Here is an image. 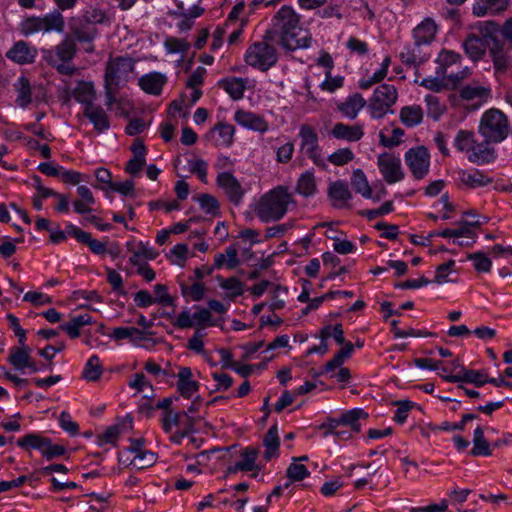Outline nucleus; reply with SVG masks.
<instances>
[{
	"label": "nucleus",
	"mask_w": 512,
	"mask_h": 512,
	"mask_svg": "<svg viewBox=\"0 0 512 512\" xmlns=\"http://www.w3.org/2000/svg\"><path fill=\"white\" fill-rule=\"evenodd\" d=\"M272 21V28L264 35L265 40L279 42L287 50L310 46L311 37L300 27V16L291 6H282Z\"/></svg>",
	"instance_id": "obj_1"
},
{
	"label": "nucleus",
	"mask_w": 512,
	"mask_h": 512,
	"mask_svg": "<svg viewBox=\"0 0 512 512\" xmlns=\"http://www.w3.org/2000/svg\"><path fill=\"white\" fill-rule=\"evenodd\" d=\"M293 197L287 187L277 186L263 194L256 202L254 212L263 222L278 221L286 214Z\"/></svg>",
	"instance_id": "obj_2"
},
{
	"label": "nucleus",
	"mask_w": 512,
	"mask_h": 512,
	"mask_svg": "<svg viewBox=\"0 0 512 512\" xmlns=\"http://www.w3.org/2000/svg\"><path fill=\"white\" fill-rule=\"evenodd\" d=\"M135 61L129 56L110 57L105 69V94L107 105L114 102V90L127 82L133 72Z\"/></svg>",
	"instance_id": "obj_3"
},
{
	"label": "nucleus",
	"mask_w": 512,
	"mask_h": 512,
	"mask_svg": "<svg viewBox=\"0 0 512 512\" xmlns=\"http://www.w3.org/2000/svg\"><path fill=\"white\" fill-rule=\"evenodd\" d=\"M479 133L488 144L503 141L509 133V121L506 115L495 108L487 110L480 120Z\"/></svg>",
	"instance_id": "obj_4"
},
{
	"label": "nucleus",
	"mask_w": 512,
	"mask_h": 512,
	"mask_svg": "<svg viewBox=\"0 0 512 512\" xmlns=\"http://www.w3.org/2000/svg\"><path fill=\"white\" fill-rule=\"evenodd\" d=\"M455 147L468 155L471 162H489L493 158V149L484 139L478 143L472 131L460 130L454 139Z\"/></svg>",
	"instance_id": "obj_5"
},
{
	"label": "nucleus",
	"mask_w": 512,
	"mask_h": 512,
	"mask_svg": "<svg viewBox=\"0 0 512 512\" xmlns=\"http://www.w3.org/2000/svg\"><path fill=\"white\" fill-rule=\"evenodd\" d=\"M271 40L256 42L251 45L245 54L246 63L261 71H267L274 66L277 62V53L275 48L269 44Z\"/></svg>",
	"instance_id": "obj_6"
},
{
	"label": "nucleus",
	"mask_w": 512,
	"mask_h": 512,
	"mask_svg": "<svg viewBox=\"0 0 512 512\" xmlns=\"http://www.w3.org/2000/svg\"><path fill=\"white\" fill-rule=\"evenodd\" d=\"M397 98L398 93L393 85L382 84L378 86L368 105L371 116L376 119L384 117L391 111V107L396 103Z\"/></svg>",
	"instance_id": "obj_7"
},
{
	"label": "nucleus",
	"mask_w": 512,
	"mask_h": 512,
	"mask_svg": "<svg viewBox=\"0 0 512 512\" xmlns=\"http://www.w3.org/2000/svg\"><path fill=\"white\" fill-rule=\"evenodd\" d=\"M489 55L497 78L512 76V57L500 39H495L494 44L489 46Z\"/></svg>",
	"instance_id": "obj_8"
},
{
	"label": "nucleus",
	"mask_w": 512,
	"mask_h": 512,
	"mask_svg": "<svg viewBox=\"0 0 512 512\" xmlns=\"http://www.w3.org/2000/svg\"><path fill=\"white\" fill-rule=\"evenodd\" d=\"M299 137L301 139L300 150L306 154L315 165L324 167L325 162L321 155V148L318 143L316 131L308 124L300 127Z\"/></svg>",
	"instance_id": "obj_9"
},
{
	"label": "nucleus",
	"mask_w": 512,
	"mask_h": 512,
	"mask_svg": "<svg viewBox=\"0 0 512 512\" xmlns=\"http://www.w3.org/2000/svg\"><path fill=\"white\" fill-rule=\"evenodd\" d=\"M405 161L415 179L424 178L430 167V154L426 147L417 146L405 153Z\"/></svg>",
	"instance_id": "obj_10"
},
{
	"label": "nucleus",
	"mask_w": 512,
	"mask_h": 512,
	"mask_svg": "<svg viewBox=\"0 0 512 512\" xmlns=\"http://www.w3.org/2000/svg\"><path fill=\"white\" fill-rule=\"evenodd\" d=\"M379 170L388 184L401 181L404 178V172L401 167V160L392 153H382L377 161Z\"/></svg>",
	"instance_id": "obj_11"
},
{
	"label": "nucleus",
	"mask_w": 512,
	"mask_h": 512,
	"mask_svg": "<svg viewBox=\"0 0 512 512\" xmlns=\"http://www.w3.org/2000/svg\"><path fill=\"white\" fill-rule=\"evenodd\" d=\"M217 184L224 190L230 202L236 205L240 203L244 195V190L239 181L231 173H220L217 176Z\"/></svg>",
	"instance_id": "obj_12"
},
{
	"label": "nucleus",
	"mask_w": 512,
	"mask_h": 512,
	"mask_svg": "<svg viewBox=\"0 0 512 512\" xmlns=\"http://www.w3.org/2000/svg\"><path fill=\"white\" fill-rule=\"evenodd\" d=\"M36 55V48L30 46L25 41L16 42L12 48L6 52V57L8 59L20 65L33 63Z\"/></svg>",
	"instance_id": "obj_13"
},
{
	"label": "nucleus",
	"mask_w": 512,
	"mask_h": 512,
	"mask_svg": "<svg viewBox=\"0 0 512 512\" xmlns=\"http://www.w3.org/2000/svg\"><path fill=\"white\" fill-rule=\"evenodd\" d=\"M490 45L491 44L485 41L483 37L475 33L468 34L463 41V48L466 55L474 62L479 61L485 55L486 49L487 47L489 48Z\"/></svg>",
	"instance_id": "obj_14"
},
{
	"label": "nucleus",
	"mask_w": 512,
	"mask_h": 512,
	"mask_svg": "<svg viewBox=\"0 0 512 512\" xmlns=\"http://www.w3.org/2000/svg\"><path fill=\"white\" fill-rule=\"evenodd\" d=\"M67 233L78 242L88 245L90 250L95 254H104L106 252V245L104 243L93 239L90 233L83 231L73 224L67 225Z\"/></svg>",
	"instance_id": "obj_15"
},
{
	"label": "nucleus",
	"mask_w": 512,
	"mask_h": 512,
	"mask_svg": "<svg viewBox=\"0 0 512 512\" xmlns=\"http://www.w3.org/2000/svg\"><path fill=\"white\" fill-rule=\"evenodd\" d=\"M130 149L133 152V158L128 161L125 170L131 175H136L146 163V147L140 138H136Z\"/></svg>",
	"instance_id": "obj_16"
},
{
	"label": "nucleus",
	"mask_w": 512,
	"mask_h": 512,
	"mask_svg": "<svg viewBox=\"0 0 512 512\" xmlns=\"http://www.w3.org/2000/svg\"><path fill=\"white\" fill-rule=\"evenodd\" d=\"M510 0H478L473 5V14L481 17L486 14L498 15L506 11Z\"/></svg>",
	"instance_id": "obj_17"
},
{
	"label": "nucleus",
	"mask_w": 512,
	"mask_h": 512,
	"mask_svg": "<svg viewBox=\"0 0 512 512\" xmlns=\"http://www.w3.org/2000/svg\"><path fill=\"white\" fill-rule=\"evenodd\" d=\"M84 115L89 119V121L93 124L94 129L99 133L109 129L110 122L108 115L101 106H85Z\"/></svg>",
	"instance_id": "obj_18"
},
{
	"label": "nucleus",
	"mask_w": 512,
	"mask_h": 512,
	"mask_svg": "<svg viewBox=\"0 0 512 512\" xmlns=\"http://www.w3.org/2000/svg\"><path fill=\"white\" fill-rule=\"evenodd\" d=\"M461 373L462 374L445 375L443 378L451 383L467 382L473 383L478 387L488 383V380L490 379L481 371L467 370L464 367H461Z\"/></svg>",
	"instance_id": "obj_19"
},
{
	"label": "nucleus",
	"mask_w": 512,
	"mask_h": 512,
	"mask_svg": "<svg viewBox=\"0 0 512 512\" xmlns=\"http://www.w3.org/2000/svg\"><path fill=\"white\" fill-rule=\"evenodd\" d=\"M234 119L238 124L255 131L265 132L268 129V124L263 117L249 111L238 110Z\"/></svg>",
	"instance_id": "obj_20"
},
{
	"label": "nucleus",
	"mask_w": 512,
	"mask_h": 512,
	"mask_svg": "<svg viewBox=\"0 0 512 512\" xmlns=\"http://www.w3.org/2000/svg\"><path fill=\"white\" fill-rule=\"evenodd\" d=\"M167 78L159 72H151L139 79V86L148 94L159 95Z\"/></svg>",
	"instance_id": "obj_21"
},
{
	"label": "nucleus",
	"mask_w": 512,
	"mask_h": 512,
	"mask_svg": "<svg viewBox=\"0 0 512 512\" xmlns=\"http://www.w3.org/2000/svg\"><path fill=\"white\" fill-rule=\"evenodd\" d=\"M258 449L254 447H246L241 452L242 460L227 467V474H234L238 471H252L255 468V462L258 456Z\"/></svg>",
	"instance_id": "obj_22"
},
{
	"label": "nucleus",
	"mask_w": 512,
	"mask_h": 512,
	"mask_svg": "<svg viewBox=\"0 0 512 512\" xmlns=\"http://www.w3.org/2000/svg\"><path fill=\"white\" fill-rule=\"evenodd\" d=\"M330 133L336 139L349 142L360 140L364 134L360 125H347L343 123H336Z\"/></svg>",
	"instance_id": "obj_23"
},
{
	"label": "nucleus",
	"mask_w": 512,
	"mask_h": 512,
	"mask_svg": "<svg viewBox=\"0 0 512 512\" xmlns=\"http://www.w3.org/2000/svg\"><path fill=\"white\" fill-rule=\"evenodd\" d=\"M366 100L360 93L349 96L343 103L338 105V110L347 118L353 120L359 111L366 105Z\"/></svg>",
	"instance_id": "obj_24"
},
{
	"label": "nucleus",
	"mask_w": 512,
	"mask_h": 512,
	"mask_svg": "<svg viewBox=\"0 0 512 512\" xmlns=\"http://www.w3.org/2000/svg\"><path fill=\"white\" fill-rule=\"evenodd\" d=\"M14 90L17 93L15 103L21 108H26L32 102V87L27 77L21 76L13 84Z\"/></svg>",
	"instance_id": "obj_25"
},
{
	"label": "nucleus",
	"mask_w": 512,
	"mask_h": 512,
	"mask_svg": "<svg viewBox=\"0 0 512 512\" xmlns=\"http://www.w3.org/2000/svg\"><path fill=\"white\" fill-rule=\"evenodd\" d=\"M436 24L431 19L424 20L414 29L415 44L420 46L431 42L436 34Z\"/></svg>",
	"instance_id": "obj_26"
},
{
	"label": "nucleus",
	"mask_w": 512,
	"mask_h": 512,
	"mask_svg": "<svg viewBox=\"0 0 512 512\" xmlns=\"http://www.w3.org/2000/svg\"><path fill=\"white\" fill-rule=\"evenodd\" d=\"M460 181L469 188L483 187L492 182V178L483 174L479 170H473L471 172L461 170L459 172Z\"/></svg>",
	"instance_id": "obj_27"
},
{
	"label": "nucleus",
	"mask_w": 512,
	"mask_h": 512,
	"mask_svg": "<svg viewBox=\"0 0 512 512\" xmlns=\"http://www.w3.org/2000/svg\"><path fill=\"white\" fill-rule=\"evenodd\" d=\"M17 445L25 450L30 448L37 449L44 454L47 445H50V438L43 437L39 434L29 433L17 440Z\"/></svg>",
	"instance_id": "obj_28"
},
{
	"label": "nucleus",
	"mask_w": 512,
	"mask_h": 512,
	"mask_svg": "<svg viewBox=\"0 0 512 512\" xmlns=\"http://www.w3.org/2000/svg\"><path fill=\"white\" fill-rule=\"evenodd\" d=\"M490 94V90L476 84H469L464 86L460 91V97L466 101L476 100V106L482 104Z\"/></svg>",
	"instance_id": "obj_29"
},
{
	"label": "nucleus",
	"mask_w": 512,
	"mask_h": 512,
	"mask_svg": "<svg viewBox=\"0 0 512 512\" xmlns=\"http://www.w3.org/2000/svg\"><path fill=\"white\" fill-rule=\"evenodd\" d=\"M240 263L238 258V250L235 246H229L225 250V254L219 253L215 256L214 268L220 269L226 266L228 269L236 268Z\"/></svg>",
	"instance_id": "obj_30"
},
{
	"label": "nucleus",
	"mask_w": 512,
	"mask_h": 512,
	"mask_svg": "<svg viewBox=\"0 0 512 512\" xmlns=\"http://www.w3.org/2000/svg\"><path fill=\"white\" fill-rule=\"evenodd\" d=\"M472 442H473V448L471 450V455H473V456H490L492 454L490 445L484 436L483 427L478 426L474 430Z\"/></svg>",
	"instance_id": "obj_31"
},
{
	"label": "nucleus",
	"mask_w": 512,
	"mask_h": 512,
	"mask_svg": "<svg viewBox=\"0 0 512 512\" xmlns=\"http://www.w3.org/2000/svg\"><path fill=\"white\" fill-rule=\"evenodd\" d=\"M71 30L79 42L91 43L98 34L97 28L87 24L83 20H80L77 24H71Z\"/></svg>",
	"instance_id": "obj_32"
},
{
	"label": "nucleus",
	"mask_w": 512,
	"mask_h": 512,
	"mask_svg": "<svg viewBox=\"0 0 512 512\" xmlns=\"http://www.w3.org/2000/svg\"><path fill=\"white\" fill-rule=\"evenodd\" d=\"M31 348L26 344L14 347L10 351L8 361L18 370L25 369V365L31 359Z\"/></svg>",
	"instance_id": "obj_33"
},
{
	"label": "nucleus",
	"mask_w": 512,
	"mask_h": 512,
	"mask_svg": "<svg viewBox=\"0 0 512 512\" xmlns=\"http://www.w3.org/2000/svg\"><path fill=\"white\" fill-rule=\"evenodd\" d=\"M263 445L265 446L266 450L264 453V458L269 461L274 456L277 455V451L279 449L280 441L278 437V430L277 426H271L267 433L264 436L263 439Z\"/></svg>",
	"instance_id": "obj_34"
},
{
	"label": "nucleus",
	"mask_w": 512,
	"mask_h": 512,
	"mask_svg": "<svg viewBox=\"0 0 512 512\" xmlns=\"http://www.w3.org/2000/svg\"><path fill=\"white\" fill-rule=\"evenodd\" d=\"M368 418V413L363 409H352L343 413L340 417L341 425L349 426L351 431L354 433H358L361 430V425L359 424V420H366Z\"/></svg>",
	"instance_id": "obj_35"
},
{
	"label": "nucleus",
	"mask_w": 512,
	"mask_h": 512,
	"mask_svg": "<svg viewBox=\"0 0 512 512\" xmlns=\"http://www.w3.org/2000/svg\"><path fill=\"white\" fill-rule=\"evenodd\" d=\"M92 322L89 314L72 317L69 322L62 324L60 329L65 331L71 338H77L80 335V328Z\"/></svg>",
	"instance_id": "obj_36"
},
{
	"label": "nucleus",
	"mask_w": 512,
	"mask_h": 512,
	"mask_svg": "<svg viewBox=\"0 0 512 512\" xmlns=\"http://www.w3.org/2000/svg\"><path fill=\"white\" fill-rule=\"evenodd\" d=\"M423 111L418 105L405 106L400 110V120L407 127H414L422 122Z\"/></svg>",
	"instance_id": "obj_37"
},
{
	"label": "nucleus",
	"mask_w": 512,
	"mask_h": 512,
	"mask_svg": "<svg viewBox=\"0 0 512 512\" xmlns=\"http://www.w3.org/2000/svg\"><path fill=\"white\" fill-rule=\"evenodd\" d=\"M461 61V55L451 50H442L437 58L439 67L436 70V74L445 76L448 68L452 65L459 64Z\"/></svg>",
	"instance_id": "obj_38"
},
{
	"label": "nucleus",
	"mask_w": 512,
	"mask_h": 512,
	"mask_svg": "<svg viewBox=\"0 0 512 512\" xmlns=\"http://www.w3.org/2000/svg\"><path fill=\"white\" fill-rule=\"evenodd\" d=\"M328 192L332 200L336 202L334 206H342L352 196L348 189V185L342 181H336L332 183L329 186Z\"/></svg>",
	"instance_id": "obj_39"
},
{
	"label": "nucleus",
	"mask_w": 512,
	"mask_h": 512,
	"mask_svg": "<svg viewBox=\"0 0 512 512\" xmlns=\"http://www.w3.org/2000/svg\"><path fill=\"white\" fill-rule=\"evenodd\" d=\"M103 373V367L97 355H92L86 362L82 377L90 382H95L100 379Z\"/></svg>",
	"instance_id": "obj_40"
},
{
	"label": "nucleus",
	"mask_w": 512,
	"mask_h": 512,
	"mask_svg": "<svg viewBox=\"0 0 512 512\" xmlns=\"http://www.w3.org/2000/svg\"><path fill=\"white\" fill-rule=\"evenodd\" d=\"M73 97L76 101L85 104V106L94 105L92 103L95 93L94 88L91 83L88 82H80L75 87L72 93Z\"/></svg>",
	"instance_id": "obj_41"
},
{
	"label": "nucleus",
	"mask_w": 512,
	"mask_h": 512,
	"mask_svg": "<svg viewBox=\"0 0 512 512\" xmlns=\"http://www.w3.org/2000/svg\"><path fill=\"white\" fill-rule=\"evenodd\" d=\"M351 185L353 189L361 194L364 198H372V190L367 181V178L362 170L357 169L353 172L351 178Z\"/></svg>",
	"instance_id": "obj_42"
},
{
	"label": "nucleus",
	"mask_w": 512,
	"mask_h": 512,
	"mask_svg": "<svg viewBox=\"0 0 512 512\" xmlns=\"http://www.w3.org/2000/svg\"><path fill=\"white\" fill-rule=\"evenodd\" d=\"M221 87L234 99H241L245 91V83L241 78H233L220 82Z\"/></svg>",
	"instance_id": "obj_43"
},
{
	"label": "nucleus",
	"mask_w": 512,
	"mask_h": 512,
	"mask_svg": "<svg viewBox=\"0 0 512 512\" xmlns=\"http://www.w3.org/2000/svg\"><path fill=\"white\" fill-rule=\"evenodd\" d=\"M296 191L305 196H312L316 192V183L313 173L305 172L297 182Z\"/></svg>",
	"instance_id": "obj_44"
},
{
	"label": "nucleus",
	"mask_w": 512,
	"mask_h": 512,
	"mask_svg": "<svg viewBox=\"0 0 512 512\" xmlns=\"http://www.w3.org/2000/svg\"><path fill=\"white\" fill-rule=\"evenodd\" d=\"M75 53L76 44L74 39L70 36H66L64 40L56 46V55L64 62L72 60Z\"/></svg>",
	"instance_id": "obj_45"
},
{
	"label": "nucleus",
	"mask_w": 512,
	"mask_h": 512,
	"mask_svg": "<svg viewBox=\"0 0 512 512\" xmlns=\"http://www.w3.org/2000/svg\"><path fill=\"white\" fill-rule=\"evenodd\" d=\"M42 19H43V24L45 26L44 27L45 32H50V31L62 32L64 30V27H65L64 18L59 11H53V12L45 15L44 17H42Z\"/></svg>",
	"instance_id": "obj_46"
},
{
	"label": "nucleus",
	"mask_w": 512,
	"mask_h": 512,
	"mask_svg": "<svg viewBox=\"0 0 512 512\" xmlns=\"http://www.w3.org/2000/svg\"><path fill=\"white\" fill-rule=\"evenodd\" d=\"M501 31L499 24L495 21H485L478 25V36L483 37L489 44H494L495 39H499L496 33Z\"/></svg>",
	"instance_id": "obj_47"
},
{
	"label": "nucleus",
	"mask_w": 512,
	"mask_h": 512,
	"mask_svg": "<svg viewBox=\"0 0 512 512\" xmlns=\"http://www.w3.org/2000/svg\"><path fill=\"white\" fill-rule=\"evenodd\" d=\"M42 17H28L20 24L22 34L28 36L37 32H45Z\"/></svg>",
	"instance_id": "obj_48"
},
{
	"label": "nucleus",
	"mask_w": 512,
	"mask_h": 512,
	"mask_svg": "<svg viewBox=\"0 0 512 512\" xmlns=\"http://www.w3.org/2000/svg\"><path fill=\"white\" fill-rule=\"evenodd\" d=\"M467 259L474 262V268L477 272H490L492 261L483 252H474L467 255Z\"/></svg>",
	"instance_id": "obj_49"
},
{
	"label": "nucleus",
	"mask_w": 512,
	"mask_h": 512,
	"mask_svg": "<svg viewBox=\"0 0 512 512\" xmlns=\"http://www.w3.org/2000/svg\"><path fill=\"white\" fill-rule=\"evenodd\" d=\"M157 460L155 453L149 450H143L139 454L135 455L131 461V465L137 469H144L152 466Z\"/></svg>",
	"instance_id": "obj_50"
},
{
	"label": "nucleus",
	"mask_w": 512,
	"mask_h": 512,
	"mask_svg": "<svg viewBox=\"0 0 512 512\" xmlns=\"http://www.w3.org/2000/svg\"><path fill=\"white\" fill-rule=\"evenodd\" d=\"M195 312L193 313L194 323L198 329H203L206 326L214 325L211 322L212 314L209 309L195 306Z\"/></svg>",
	"instance_id": "obj_51"
},
{
	"label": "nucleus",
	"mask_w": 512,
	"mask_h": 512,
	"mask_svg": "<svg viewBox=\"0 0 512 512\" xmlns=\"http://www.w3.org/2000/svg\"><path fill=\"white\" fill-rule=\"evenodd\" d=\"M393 405L397 406L394 420L400 424L406 421L409 411L415 407V403L410 400H397Z\"/></svg>",
	"instance_id": "obj_52"
},
{
	"label": "nucleus",
	"mask_w": 512,
	"mask_h": 512,
	"mask_svg": "<svg viewBox=\"0 0 512 512\" xmlns=\"http://www.w3.org/2000/svg\"><path fill=\"white\" fill-rule=\"evenodd\" d=\"M354 154L349 148L338 149L328 157V161L336 166H342L352 161Z\"/></svg>",
	"instance_id": "obj_53"
},
{
	"label": "nucleus",
	"mask_w": 512,
	"mask_h": 512,
	"mask_svg": "<svg viewBox=\"0 0 512 512\" xmlns=\"http://www.w3.org/2000/svg\"><path fill=\"white\" fill-rule=\"evenodd\" d=\"M403 135H404V131L399 127H396L392 130L391 137H389L385 134V130H382L379 134L380 143L384 147H388V148L398 146L402 141L401 138Z\"/></svg>",
	"instance_id": "obj_54"
},
{
	"label": "nucleus",
	"mask_w": 512,
	"mask_h": 512,
	"mask_svg": "<svg viewBox=\"0 0 512 512\" xmlns=\"http://www.w3.org/2000/svg\"><path fill=\"white\" fill-rule=\"evenodd\" d=\"M82 20L89 25L104 24L109 22V18L107 17L106 13L97 8L85 11Z\"/></svg>",
	"instance_id": "obj_55"
},
{
	"label": "nucleus",
	"mask_w": 512,
	"mask_h": 512,
	"mask_svg": "<svg viewBox=\"0 0 512 512\" xmlns=\"http://www.w3.org/2000/svg\"><path fill=\"white\" fill-rule=\"evenodd\" d=\"M420 85L433 92H440L448 88V83H446L445 76L438 74L436 77H429L423 79Z\"/></svg>",
	"instance_id": "obj_56"
},
{
	"label": "nucleus",
	"mask_w": 512,
	"mask_h": 512,
	"mask_svg": "<svg viewBox=\"0 0 512 512\" xmlns=\"http://www.w3.org/2000/svg\"><path fill=\"white\" fill-rule=\"evenodd\" d=\"M309 474L305 465L296 462L291 463L286 471L287 478L291 481H301L308 477Z\"/></svg>",
	"instance_id": "obj_57"
},
{
	"label": "nucleus",
	"mask_w": 512,
	"mask_h": 512,
	"mask_svg": "<svg viewBox=\"0 0 512 512\" xmlns=\"http://www.w3.org/2000/svg\"><path fill=\"white\" fill-rule=\"evenodd\" d=\"M425 101L428 107V116L434 120H438L439 117L443 114L445 107L441 105L439 99L433 95H427Z\"/></svg>",
	"instance_id": "obj_58"
},
{
	"label": "nucleus",
	"mask_w": 512,
	"mask_h": 512,
	"mask_svg": "<svg viewBox=\"0 0 512 512\" xmlns=\"http://www.w3.org/2000/svg\"><path fill=\"white\" fill-rule=\"evenodd\" d=\"M171 323L174 327L179 329H188L195 326L193 314H191L188 308L182 310Z\"/></svg>",
	"instance_id": "obj_59"
},
{
	"label": "nucleus",
	"mask_w": 512,
	"mask_h": 512,
	"mask_svg": "<svg viewBox=\"0 0 512 512\" xmlns=\"http://www.w3.org/2000/svg\"><path fill=\"white\" fill-rule=\"evenodd\" d=\"M120 434L119 425H112L108 427L105 432L98 436V445L115 444Z\"/></svg>",
	"instance_id": "obj_60"
},
{
	"label": "nucleus",
	"mask_w": 512,
	"mask_h": 512,
	"mask_svg": "<svg viewBox=\"0 0 512 512\" xmlns=\"http://www.w3.org/2000/svg\"><path fill=\"white\" fill-rule=\"evenodd\" d=\"M455 265L454 260H448L447 262L439 265L436 268V274L433 282L437 284H442L445 282H448V275L452 271L453 267Z\"/></svg>",
	"instance_id": "obj_61"
},
{
	"label": "nucleus",
	"mask_w": 512,
	"mask_h": 512,
	"mask_svg": "<svg viewBox=\"0 0 512 512\" xmlns=\"http://www.w3.org/2000/svg\"><path fill=\"white\" fill-rule=\"evenodd\" d=\"M197 200L200 204V207L203 210H205L207 213H210V214L217 213V211L219 209V205H218V201L216 200L215 197H213L209 194H202L197 198Z\"/></svg>",
	"instance_id": "obj_62"
},
{
	"label": "nucleus",
	"mask_w": 512,
	"mask_h": 512,
	"mask_svg": "<svg viewBox=\"0 0 512 512\" xmlns=\"http://www.w3.org/2000/svg\"><path fill=\"white\" fill-rule=\"evenodd\" d=\"M220 286L225 290L232 291V295L234 297L240 296L244 292L243 283L236 277H230V278L224 279L220 283Z\"/></svg>",
	"instance_id": "obj_63"
},
{
	"label": "nucleus",
	"mask_w": 512,
	"mask_h": 512,
	"mask_svg": "<svg viewBox=\"0 0 512 512\" xmlns=\"http://www.w3.org/2000/svg\"><path fill=\"white\" fill-rule=\"evenodd\" d=\"M471 74V71L468 67L460 70L456 73L446 74L445 80L448 83V87L456 88L464 79H466Z\"/></svg>",
	"instance_id": "obj_64"
}]
</instances>
